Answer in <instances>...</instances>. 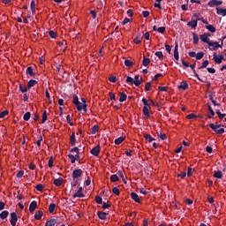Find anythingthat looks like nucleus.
I'll return each mask as SVG.
<instances>
[{
  "mask_svg": "<svg viewBox=\"0 0 226 226\" xmlns=\"http://www.w3.org/2000/svg\"><path fill=\"white\" fill-rule=\"evenodd\" d=\"M141 102L144 105L142 109L143 115L145 116L146 118H150V113H149V111L151 110L150 103H148V101L146 98H142Z\"/></svg>",
  "mask_w": 226,
  "mask_h": 226,
  "instance_id": "obj_1",
  "label": "nucleus"
},
{
  "mask_svg": "<svg viewBox=\"0 0 226 226\" xmlns=\"http://www.w3.org/2000/svg\"><path fill=\"white\" fill-rule=\"evenodd\" d=\"M223 41H222L221 44L218 41H210L208 42L209 50L214 51L218 49L219 48H222Z\"/></svg>",
  "mask_w": 226,
  "mask_h": 226,
  "instance_id": "obj_2",
  "label": "nucleus"
},
{
  "mask_svg": "<svg viewBox=\"0 0 226 226\" xmlns=\"http://www.w3.org/2000/svg\"><path fill=\"white\" fill-rule=\"evenodd\" d=\"M83 174V170L81 169H76L72 170V181H76V179L79 178Z\"/></svg>",
  "mask_w": 226,
  "mask_h": 226,
  "instance_id": "obj_3",
  "label": "nucleus"
},
{
  "mask_svg": "<svg viewBox=\"0 0 226 226\" xmlns=\"http://www.w3.org/2000/svg\"><path fill=\"white\" fill-rule=\"evenodd\" d=\"M209 128L215 132L216 134L222 135L225 132V129L224 128H220L216 130L215 124L211 123L209 124Z\"/></svg>",
  "mask_w": 226,
  "mask_h": 226,
  "instance_id": "obj_4",
  "label": "nucleus"
},
{
  "mask_svg": "<svg viewBox=\"0 0 226 226\" xmlns=\"http://www.w3.org/2000/svg\"><path fill=\"white\" fill-rule=\"evenodd\" d=\"M213 60L215 64H221L222 61L224 60L223 55H217L216 53L213 54Z\"/></svg>",
  "mask_w": 226,
  "mask_h": 226,
  "instance_id": "obj_5",
  "label": "nucleus"
},
{
  "mask_svg": "<svg viewBox=\"0 0 226 226\" xmlns=\"http://www.w3.org/2000/svg\"><path fill=\"white\" fill-rule=\"evenodd\" d=\"M191 68V70L192 71V73L194 75V77L200 82L204 83V80L200 79V75L197 73L195 67H196V63L190 64L189 66Z\"/></svg>",
  "mask_w": 226,
  "mask_h": 226,
  "instance_id": "obj_6",
  "label": "nucleus"
},
{
  "mask_svg": "<svg viewBox=\"0 0 226 226\" xmlns=\"http://www.w3.org/2000/svg\"><path fill=\"white\" fill-rule=\"evenodd\" d=\"M223 4L222 1H218V0H210L207 3V6L210 8H214L215 6H221Z\"/></svg>",
  "mask_w": 226,
  "mask_h": 226,
  "instance_id": "obj_7",
  "label": "nucleus"
},
{
  "mask_svg": "<svg viewBox=\"0 0 226 226\" xmlns=\"http://www.w3.org/2000/svg\"><path fill=\"white\" fill-rule=\"evenodd\" d=\"M100 151H101V147L100 145H97L94 147L92 150H90V154H92V155L94 156H98L100 154Z\"/></svg>",
  "mask_w": 226,
  "mask_h": 226,
  "instance_id": "obj_8",
  "label": "nucleus"
},
{
  "mask_svg": "<svg viewBox=\"0 0 226 226\" xmlns=\"http://www.w3.org/2000/svg\"><path fill=\"white\" fill-rule=\"evenodd\" d=\"M174 59L178 62L179 61V52H178V42H175V47H174Z\"/></svg>",
  "mask_w": 226,
  "mask_h": 226,
  "instance_id": "obj_9",
  "label": "nucleus"
},
{
  "mask_svg": "<svg viewBox=\"0 0 226 226\" xmlns=\"http://www.w3.org/2000/svg\"><path fill=\"white\" fill-rule=\"evenodd\" d=\"M207 106L208 111H209V113H210V115H207V118H209V119H214V117L215 116V110L213 109V108H212V106L209 104V102L207 103Z\"/></svg>",
  "mask_w": 226,
  "mask_h": 226,
  "instance_id": "obj_10",
  "label": "nucleus"
},
{
  "mask_svg": "<svg viewBox=\"0 0 226 226\" xmlns=\"http://www.w3.org/2000/svg\"><path fill=\"white\" fill-rule=\"evenodd\" d=\"M11 226H16L17 222H18V215H17L16 212H11Z\"/></svg>",
  "mask_w": 226,
  "mask_h": 226,
  "instance_id": "obj_11",
  "label": "nucleus"
},
{
  "mask_svg": "<svg viewBox=\"0 0 226 226\" xmlns=\"http://www.w3.org/2000/svg\"><path fill=\"white\" fill-rule=\"evenodd\" d=\"M130 196H131V199L133 201H135L136 203H139V204L141 203L140 198H139V194H136V192H131Z\"/></svg>",
  "mask_w": 226,
  "mask_h": 226,
  "instance_id": "obj_12",
  "label": "nucleus"
},
{
  "mask_svg": "<svg viewBox=\"0 0 226 226\" xmlns=\"http://www.w3.org/2000/svg\"><path fill=\"white\" fill-rule=\"evenodd\" d=\"M83 187H79V189H78V192H74V196L73 198H84L85 194H83Z\"/></svg>",
  "mask_w": 226,
  "mask_h": 226,
  "instance_id": "obj_13",
  "label": "nucleus"
},
{
  "mask_svg": "<svg viewBox=\"0 0 226 226\" xmlns=\"http://www.w3.org/2000/svg\"><path fill=\"white\" fill-rule=\"evenodd\" d=\"M187 26L195 29L198 26V19L194 20H191L187 23Z\"/></svg>",
  "mask_w": 226,
  "mask_h": 226,
  "instance_id": "obj_14",
  "label": "nucleus"
},
{
  "mask_svg": "<svg viewBox=\"0 0 226 226\" xmlns=\"http://www.w3.org/2000/svg\"><path fill=\"white\" fill-rule=\"evenodd\" d=\"M216 14L222 17H226V9L216 7Z\"/></svg>",
  "mask_w": 226,
  "mask_h": 226,
  "instance_id": "obj_15",
  "label": "nucleus"
},
{
  "mask_svg": "<svg viewBox=\"0 0 226 226\" xmlns=\"http://www.w3.org/2000/svg\"><path fill=\"white\" fill-rule=\"evenodd\" d=\"M63 183H64V179L61 177L58 178H55V180H53V185H55L57 187L61 186Z\"/></svg>",
  "mask_w": 226,
  "mask_h": 226,
  "instance_id": "obj_16",
  "label": "nucleus"
},
{
  "mask_svg": "<svg viewBox=\"0 0 226 226\" xmlns=\"http://www.w3.org/2000/svg\"><path fill=\"white\" fill-rule=\"evenodd\" d=\"M178 89L187 90L189 88V84L187 81H182L179 86H177Z\"/></svg>",
  "mask_w": 226,
  "mask_h": 226,
  "instance_id": "obj_17",
  "label": "nucleus"
},
{
  "mask_svg": "<svg viewBox=\"0 0 226 226\" xmlns=\"http://www.w3.org/2000/svg\"><path fill=\"white\" fill-rule=\"evenodd\" d=\"M108 215L109 214H107V212H97V216L102 221H105L107 219Z\"/></svg>",
  "mask_w": 226,
  "mask_h": 226,
  "instance_id": "obj_18",
  "label": "nucleus"
},
{
  "mask_svg": "<svg viewBox=\"0 0 226 226\" xmlns=\"http://www.w3.org/2000/svg\"><path fill=\"white\" fill-rule=\"evenodd\" d=\"M119 95H120L118 99L119 102H124L127 100V94L124 92L119 93Z\"/></svg>",
  "mask_w": 226,
  "mask_h": 226,
  "instance_id": "obj_19",
  "label": "nucleus"
},
{
  "mask_svg": "<svg viewBox=\"0 0 226 226\" xmlns=\"http://www.w3.org/2000/svg\"><path fill=\"white\" fill-rule=\"evenodd\" d=\"M200 40L207 45L211 42L210 39L206 37L204 34L200 35Z\"/></svg>",
  "mask_w": 226,
  "mask_h": 226,
  "instance_id": "obj_20",
  "label": "nucleus"
},
{
  "mask_svg": "<svg viewBox=\"0 0 226 226\" xmlns=\"http://www.w3.org/2000/svg\"><path fill=\"white\" fill-rule=\"evenodd\" d=\"M144 139L148 143H152L155 139L151 134H144Z\"/></svg>",
  "mask_w": 226,
  "mask_h": 226,
  "instance_id": "obj_21",
  "label": "nucleus"
},
{
  "mask_svg": "<svg viewBox=\"0 0 226 226\" xmlns=\"http://www.w3.org/2000/svg\"><path fill=\"white\" fill-rule=\"evenodd\" d=\"M117 175H118V177L122 179V182H123L124 185H126V184H127V181H126V179H125V177H124V175L123 170H117Z\"/></svg>",
  "mask_w": 226,
  "mask_h": 226,
  "instance_id": "obj_22",
  "label": "nucleus"
},
{
  "mask_svg": "<svg viewBox=\"0 0 226 226\" xmlns=\"http://www.w3.org/2000/svg\"><path fill=\"white\" fill-rule=\"evenodd\" d=\"M36 207H37V201H32L29 207L30 213L33 214L35 211Z\"/></svg>",
  "mask_w": 226,
  "mask_h": 226,
  "instance_id": "obj_23",
  "label": "nucleus"
},
{
  "mask_svg": "<svg viewBox=\"0 0 226 226\" xmlns=\"http://www.w3.org/2000/svg\"><path fill=\"white\" fill-rule=\"evenodd\" d=\"M71 146L74 147L76 142H77V139H76V136H75V132H72V133L71 134Z\"/></svg>",
  "mask_w": 226,
  "mask_h": 226,
  "instance_id": "obj_24",
  "label": "nucleus"
},
{
  "mask_svg": "<svg viewBox=\"0 0 226 226\" xmlns=\"http://www.w3.org/2000/svg\"><path fill=\"white\" fill-rule=\"evenodd\" d=\"M36 84H38V81L35 79H30L27 84V88L30 90L32 87H34Z\"/></svg>",
  "mask_w": 226,
  "mask_h": 226,
  "instance_id": "obj_25",
  "label": "nucleus"
},
{
  "mask_svg": "<svg viewBox=\"0 0 226 226\" xmlns=\"http://www.w3.org/2000/svg\"><path fill=\"white\" fill-rule=\"evenodd\" d=\"M214 177H215L217 179H222L223 177V174H222V170H215L214 172Z\"/></svg>",
  "mask_w": 226,
  "mask_h": 226,
  "instance_id": "obj_26",
  "label": "nucleus"
},
{
  "mask_svg": "<svg viewBox=\"0 0 226 226\" xmlns=\"http://www.w3.org/2000/svg\"><path fill=\"white\" fill-rule=\"evenodd\" d=\"M142 81L139 80V75L137 74L134 76V86L135 87H139L141 85Z\"/></svg>",
  "mask_w": 226,
  "mask_h": 226,
  "instance_id": "obj_27",
  "label": "nucleus"
},
{
  "mask_svg": "<svg viewBox=\"0 0 226 226\" xmlns=\"http://www.w3.org/2000/svg\"><path fill=\"white\" fill-rule=\"evenodd\" d=\"M125 139V136H119L118 138L115 139L114 143L116 145H120Z\"/></svg>",
  "mask_w": 226,
  "mask_h": 226,
  "instance_id": "obj_28",
  "label": "nucleus"
},
{
  "mask_svg": "<svg viewBox=\"0 0 226 226\" xmlns=\"http://www.w3.org/2000/svg\"><path fill=\"white\" fill-rule=\"evenodd\" d=\"M206 29L208 30L210 33L215 34L216 32V28L213 25H206Z\"/></svg>",
  "mask_w": 226,
  "mask_h": 226,
  "instance_id": "obj_29",
  "label": "nucleus"
},
{
  "mask_svg": "<svg viewBox=\"0 0 226 226\" xmlns=\"http://www.w3.org/2000/svg\"><path fill=\"white\" fill-rule=\"evenodd\" d=\"M42 215H43L42 210H37V211L35 212V214H34V218H35L36 220H41V217H42Z\"/></svg>",
  "mask_w": 226,
  "mask_h": 226,
  "instance_id": "obj_30",
  "label": "nucleus"
},
{
  "mask_svg": "<svg viewBox=\"0 0 226 226\" xmlns=\"http://www.w3.org/2000/svg\"><path fill=\"white\" fill-rule=\"evenodd\" d=\"M26 74L30 75V77H34L35 76V72H34V69L32 66H28L26 69Z\"/></svg>",
  "mask_w": 226,
  "mask_h": 226,
  "instance_id": "obj_31",
  "label": "nucleus"
},
{
  "mask_svg": "<svg viewBox=\"0 0 226 226\" xmlns=\"http://www.w3.org/2000/svg\"><path fill=\"white\" fill-rule=\"evenodd\" d=\"M56 223V219H50L49 221H47L46 226H55Z\"/></svg>",
  "mask_w": 226,
  "mask_h": 226,
  "instance_id": "obj_32",
  "label": "nucleus"
},
{
  "mask_svg": "<svg viewBox=\"0 0 226 226\" xmlns=\"http://www.w3.org/2000/svg\"><path fill=\"white\" fill-rule=\"evenodd\" d=\"M118 181H119V177H118V176L117 174H112L110 176V182L111 183H117Z\"/></svg>",
  "mask_w": 226,
  "mask_h": 226,
  "instance_id": "obj_33",
  "label": "nucleus"
},
{
  "mask_svg": "<svg viewBox=\"0 0 226 226\" xmlns=\"http://www.w3.org/2000/svg\"><path fill=\"white\" fill-rule=\"evenodd\" d=\"M149 64H150V59L147 58V57H146V56H143L142 65H143L144 67H147V66L149 65Z\"/></svg>",
  "mask_w": 226,
  "mask_h": 226,
  "instance_id": "obj_34",
  "label": "nucleus"
},
{
  "mask_svg": "<svg viewBox=\"0 0 226 226\" xmlns=\"http://www.w3.org/2000/svg\"><path fill=\"white\" fill-rule=\"evenodd\" d=\"M154 56H157L160 61H162L164 59V56L162 51H156L154 53Z\"/></svg>",
  "mask_w": 226,
  "mask_h": 226,
  "instance_id": "obj_35",
  "label": "nucleus"
},
{
  "mask_svg": "<svg viewBox=\"0 0 226 226\" xmlns=\"http://www.w3.org/2000/svg\"><path fill=\"white\" fill-rule=\"evenodd\" d=\"M208 65H209V61H208V60H205V61L202 62L201 66H200V67L198 68V70L205 69V68H207Z\"/></svg>",
  "mask_w": 226,
  "mask_h": 226,
  "instance_id": "obj_36",
  "label": "nucleus"
},
{
  "mask_svg": "<svg viewBox=\"0 0 226 226\" xmlns=\"http://www.w3.org/2000/svg\"><path fill=\"white\" fill-rule=\"evenodd\" d=\"M8 216H9L8 210H4V212L0 214V218L2 220H5Z\"/></svg>",
  "mask_w": 226,
  "mask_h": 226,
  "instance_id": "obj_37",
  "label": "nucleus"
},
{
  "mask_svg": "<svg viewBox=\"0 0 226 226\" xmlns=\"http://www.w3.org/2000/svg\"><path fill=\"white\" fill-rule=\"evenodd\" d=\"M99 129L100 127L98 124L92 126V131H91L92 135L96 134L99 132Z\"/></svg>",
  "mask_w": 226,
  "mask_h": 226,
  "instance_id": "obj_38",
  "label": "nucleus"
},
{
  "mask_svg": "<svg viewBox=\"0 0 226 226\" xmlns=\"http://www.w3.org/2000/svg\"><path fill=\"white\" fill-rule=\"evenodd\" d=\"M141 37H140V34H138L137 36L134 37L133 39V42L137 45L140 44L141 43Z\"/></svg>",
  "mask_w": 226,
  "mask_h": 226,
  "instance_id": "obj_39",
  "label": "nucleus"
},
{
  "mask_svg": "<svg viewBox=\"0 0 226 226\" xmlns=\"http://www.w3.org/2000/svg\"><path fill=\"white\" fill-rule=\"evenodd\" d=\"M157 136L162 139V140H166L167 139V135L166 133H162V132H156Z\"/></svg>",
  "mask_w": 226,
  "mask_h": 226,
  "instance_id": "obj_40",
  "label": "nucleus"
},
{
  "mask_svg": "<svg viewBox=\"0 0 226 226\" xmlns=\"http://www.w3.org/2000/svg\"><path fill=\"white\" fill-rule=\"evenodd\" d=\"M193 44H198L200 41L199 35L196 33L192 34Z\"/></svg>",
  "mask_w": 226,
  "mask_h": 226,
  "instance_id": "obj_41",
  "label": "nucleus"
},
{
  "mask_svg": "<svg viewBox=\"0 0 226 226\" xmlns=\"http://www.w3.org/2000/svg\"><path fill=\"white\" fill-rule=\"evenodd\" d=\"M56 203H50L49 207V211L50 214H53L54 211L56 210Z\"/></svg>",
  "mask_w": 226,
  "mask_h": 226,
  "instance_id": "obj_42",
  "label": "nucleus"
},
{
  "mask_svg": "<svg viewBox=\"0 0 226 226\" xmlns=\"http://www.w3.org/2000/svg\"><path fill=\"white\" fill-rule=\"evenodd\" d=\"M205 56V53L203 51H200L196 54V60H201Z\"/></svg>",
  "mask_w": 226,
  "mask_h": 226,
  "instance_id": "obj_43",
  "label": "nucleus"
},
{
  "mask_svg": "<svg viewBox=\"0 0 226 226\" xmlns=\"http://www.w3.org/2000/svg\"><path fill=\"white\" fill-rule=\"evenodd\" d=\"M162 2V0H155V3L154 4V7L159 10H162V5H161Z\"/></svg>",
  "mask_w": 226,
  "mask_h": 226,
  "instance_id": "obj_44",
  "label": "nucleus"
},
{
  "mask_svg": "<svg viewBox=\"0 0 226 226\" xmlns=\"http://www.w3.org/2000/svg\"><path fill=\"white\" fill-rule=\"evenodd\" d=\"M152 87V82L148 81L146 83L145 85V92H149L151 90Z\"/></svg>",
  "mask_w": 226,
  "mask_h": 226,
  "instance_id": "obj_45",
  "label": "nucleus"
},
{
  "mask_svg": "<svg viewBox=\"0 0 226 226\" xmlns=\"http://www.w3.org/2000/svg\"><path fill=\"white\" fill-rule=\"evenodd\" d=\"M31 118V113L30 111H27L25 113L24 117H23V119L24 121H29V119Z\"/></svg>",
  "mask_w": 226,
  "mask_h": 226,
  "instance_id": "obj_46",
  "label": "nucleus"
},
{
  "mask_svg": "<svg viewBox=\"0 0 226 226\" xmlns=\"http://www.w3.org/2000/svg\"><path fill=\"white\" fill-rule=\"evenodd\" d=\"M67 157H69V159L71 160V163H72V164L75 163L76 158H75L74 154L69 153V154H67Z\"/></svg>",
  "mask_w": 226,
  "mask_h": 226,
  "instance_id": "obj_47",
  "label": "nucleus"
},
{
  "mask_svg": "<svg viewBox=\"0 0 226 226\" xmlns=\"http://www.w3.org/2000/svg\"><path fill=\"white\" fill-rule=\"evenodd\" d=\"M19 89H20V91H21L23 94L27 93V91H28V87H26L25 85H23V84H20Z\"/></svg>",
  "mask_w": 226,
  "mask_h": 226,
  "instance_id": "obj_48",
  "label": "nucleus"
},
{
  "mask_svg": "<svg viewBox=\"0 0 226 226\" xmlns=\"http://www.w3.org/2000/svg\"><path fill=\"white\" fill-rule=\"evenodd\" d=\"M35 8H36V4L34 0H32L31 2V11L33 14H35Z\"/></svg>",
  "mask_w": 226,
  "mask_h": 226,
  "instance_id": "obj_49",
  "label": "nucleus"
},
{
  "mask_svg": "<svg viewBox=\"0 0 226 226\" xmlns=\"http://www.w3.org/2000/svg\"><path fill=\"white\" fill-rule=\"evenodd\" d=\"M79 96L77 94H72V103L75 104H79Z\"/></svg>",
  "mask_w": 226,
  "mask_h": 226,
  "instance_id": "obj_50",
  "label": "nucleus"
},
{
  "mask_svg": "<svg viewBox=\"0 0 226 226\" xmlns=\"http://www.w3.org/2000/svg\"><path fill=\"white\" fill-rule=\"evenodd\" d=\"M124 65H125L126 67H132V66H133V62L131 61V60H129V59H125V60H124Z\"/></svg>",
  "mask_w": 226,
  "mask_h": 226,
  "instance_id": "obj_51",
  "label": "nucleus"
},
{
  "mask_svg": "<svg viewBox=\"0 0 226 226\" xmlns=\"http://www.w3.org/2000/svg\"><path fill=\"white\" fill-rule=\"evenodd\" d=\"M187 176V172L186 171H181L180 173H178L177 175V177H181L182 179L185 178Z\"/></svg>",
  "mask_w": 226,
  "mask_h": 226,
  "instance_id": "obj_52",
  "label": "nucleus"
},
{
  "mask_svg": "<svg viewBox=\"0 0 226 226\" xmlns=\"http://www.w3.org/2000/svg\"><path fill=\"white\" fill-rule=\"evenodd\" d=\"M164 47H165V50L168 52V54H171V49H172L173 46H170V45L165 43Z\"/></svg>",
  "mask_w": 226,
  "mask_h": 226,
  "instance_id": "obj_53",
  "label": "nucleus"
},
{
  "mask_svg": "<svg viewBox=\"0 0 226 226\" xmlns=\"http://www.w3.org/2000/svg\"><path fill=\"white\" fill-rule=\"evenodd\" d=\"M48 120V113L47 110L43 111V116H42V121L41 124H45V122Z\"/></svg>",
  "mask_w": 226,
  "mask_h": 226,
  "instance_id": "obj_54",
  "label": "nucleus"
},
{
  "mask_svg": "<svg viewBox=\"0 0 226 226\" xmlns=\"http://www.w3.org/2000/svg\"><path fill=\"white\" fill-rule=\"evenodd\" d=\"M168 89H169V87H167V86H164V87L159 86L158 87V91H160V92H168Z\"/></svg>",
  "mask_w": 226,
  "mask_h": 226,
  "instance_id": "obj_55",
  "label": "nucleus"
},
{
  "mask_svg": "<svg viewBox=\"0 0 226 226\" xmlns=\"http://www.w3.org/2000/svg\"><path fill=\"white\" fill-rule=\"evenodd\" d=\"M71 153H76V154H79L80 153V148L79 147H74L72 148H71L70 150Z\"/></svg>",
  "mask_w": 226,
  "mask_h": 226,
  "instance_id": "obj_56",
  "label": "nucleus"
},
{
  "mask_svg": "<svg viewBox=\"0 0 226 226\" xmlns=\"http://www.w3.org/2000/svg\"><path fill=\"white\" fill-rule=\"evenodd\" d=\"M125 82H126L127 84L132 85V84H134V79L132 78V77H130V76H127Z\"/></svg>",
  "mask_w": 226,
  "mask_h": 226,
  "instance_id": "obj_57",
  "label": "nucleus"
},
{
  "mask_svg": "<svg viewBox=\"0 0 226 226\" xmlns=\"http://www.w3.org/2000/svg\"><path fill=\"white\" fill-rule=\"evenodd\" d=\"M186 118H187V119H190V120L195 119V118H197V115L194 114V113H190V114H188V115L186 116Z\"/></svg>",
  "mask_w": 226,
  "mask_h": 226,
  "instance_id": "obj_58",
  "label": "nucleus"
},
{
  "mask_svg": "<svg viewBox=\"0 0 226 226\" xmlns=\"http://www.w3.org/2000/svg\"><path fill=\"white\" fill-rule=\"evenodd\" d=\"M84 103L83 102H78V104H75V106H76V109H78V111H81V109H82V105H83Z\"/></svg>",
  "mask_w": 226,
  "mask_h": 226,
  "instance_id": "obj_59",
  "label": "nucleus"
},
{
  "mask_svg": "<svg viewBox=\"0 0 226 226\" xmlns=\"http://www.w3.org/2000/svg\"><path fill=\"white\" fill-rule=\"evenodd\" d=\"M95 202L100 205L103 204L102 198L101 196H95Z\"/></svg>",
  "mask_w": 226,
  "mask_h": 226,
  "instance_id": "obj_60",
  "label": "nucleus"
},
{
  "mask_svg": "<svg viewBox=\"0 0 226 226\" xmlns=\"http://www.w3.org/2000/svg\"><path fill=\"white\" fill-rule=\"evenodd\" d=\"M112 192H113L115 195H117V196H119V195H120V191H119L118 187H113Z\"/></svg>",
  "mask_w": 226,
  "mask_h": 226,
  "instance_id": "obj_61",
  "label": "nucleus"
},
{
  "mask_svg": "<svg viewBox=\"0 0 226 226\" xmlns=\"http://www.w3.org/2000/svg\"><path fill=\"white\" fill-rule=\"evenodd\" d=\"M9 114L8 110H4L0 113V118H4Z\"/></svg>",
  "mask_w": 226,
  "mask_h": 226,
  "instance_id": "obj_62",
  "label": "nucleus"
},
{
  "mask_svg": "<svg viewBox=\"0 0 226 226\" xmlns=\"http://www.w3.org/2000/svg\"><path fill=\"white\" fill-rule=\"evenodd\" d=\"M49 36L51 37V39H56V33L53 30L49 31Z\"/></svg>",
  "mask_w": 226,
  "mask_h": 226,
  "instance_id": "obj_63",
  "label": "nucleus"
},
{
  "mask_svg": "<svg viewBox=\"0 0 226 226\" xmlns=\"http://www.w3.org/2000/svg\"><path fill=\"white\" fill-rule=\"evenodd\" d=\"M43 188H44V186L42 185V184H38V185H36V190L38 192H42Z\"/></svg>",
  "mask_w": 226,
  "mask_h": 226,
  "instance_id": "obj_64",
  "label": "nucleus"
}]
</instances>
